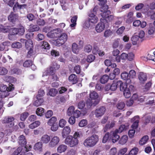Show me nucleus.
Instances as JSON below:
<instances>
[{
  "mask_svg": "<svg viewBox=\"0 0 155 155\" xmlns=\"http://www.w3.org/2000/svg\"><path fill=\"white\" fill-rule=\"evenodd\" d=\"M89 96L91 100L88 102V109L94 107L98 104L101 100L98 94L94 91H90Z\"/></svg>",
  "mask_w": 155,
  "mask_h": 155,
  "instance_id": "f257e3e1",
  "label": "nucleus"
},
{
  "mask_svg": "<svg viewBox=\"0 0 155 155\" xmlns=\"http://www.w3.org/2000/svg\"><path fill=\"white\" fill-rule=\"evenodd\" d=\"M123 84V83L121 81H114L112 84H108L106 85L105 89L107 91L110 90L114 91L116 90L117 86H120V90H123L124 88L126 87L125 85Z\"/></svg>",
  "mask_w": 155,
  "mask_h": 155,
  "instance_id": "f03ea898",
  "label": "nucleus"
},
{
  "mask_svg": "<svg viewBox=\"0 0 155 155\" xmlns=\"http://www.w3.org/2000/svg\"><path fill=\"white\" fill-rule=\"evenodd\" d=\"M101 15L103 19L104 22H110L114 19V16L112 15H110V12L109 10H105V8L103 9V11H101Z\"/></svg>",
  "mask_w": 155,
  "mask_h": 155,
  "instance_id": "7ed1b4c3",
  "label": "nucleus"
},
{
  "mask_svg": "<svg viewBox=\"0 0 155 155\" xmlns=\"http://www.w3.org/2000/svg\"><path fill=\"white\" fill-rule=\"evenodd\" d=\"M58 38L55 40L54 43V44L57 46H59L63 44L67 41L68 36L65 33H63L59 36L58 35Z\"/></svg>",
  "mask_w": 155,
  "mask_h": 155,
  "instance_id": "20e7f679",
  "label": "nucleus"
},
{
  "mask_svg": "<svg viewBox=\"0 0 155 155\" xmlns=\"http://www.w3.org/2000/svg\"><path fill=\"white\" fill-rule=\"evenodd\" d=\"M31 148L30 145L19 147L12 155H24L25 153L29 150Z\"/></svg>",
  "mask_w": 155,
  "mask_h": 155,
  "instance_id": "39448f33",
  "label": "nucleus"
},
{
  "mask_svg": "<svg viewBox=\"0 0 155 155\" xmlns=\"http://www.w3.org/2000/svg\"><path fill=\"white\" fill-rule=\"evenodd\" d=\"M13 84L9 83V87H8L6 85L1 84L0 87V91L1 94L3 95H8V92L13 91L14 89V87Z\"/></svg>",
  "mask_w": 155,
  "mask_h": 155,
  "instance_id": "423d86ee",
  "label": "nucleus"
},
{
  "mask_svg": "<svg viewBox=\"0 0 155 155\" xmlns=\"http://www.w3.org/2000/svg\"><path fill=\"white\" fill-rule=\"evenodd\" d=\"M123 84H125L126 87L124 88L123 90H120L123 91L124 95L126 98H129L131 96V92L134 89V86L132 85L127 84L124 83Z\"/></svg>",
  "mask_w": 155,
  "mask_h": 155,
  "instance_id": "0eeeda50",
  "label": "nucleus"
},
{
  "mask_svg": "<svg viewBox=\"0 0 155 155\" xmlns=\"http://www.w3.org/2000/svg\"><path fill=\"white\" fill-rule=\"evenodd\" d=\"M79 140L78 139L73 138L72 136H68L65 140V143L69 145L71 147H73L78 145Z\"/></svg>",
  "mask_w": 155,
  "mask_h": 155,
  "instance_id": "6e6552de",
  "label": "nucleus"
},
{
  "mask_svg": "<svg viewBox=\"0 0 155 155\" xmlns=\"http://www.w3.org/2000/svg\"><path fill=\"white\" fill-rule=\"evenodd\" d=\"M97 9V7L95 6L93 9V13L89 14V17L88 18V22L92 23H95L97 22L98 18L95 15Z\"/></svg>",
  "mask_w": 155,
  "mask_h": 155,
  "instance_id": "1a4fd4ad",
  "label": "nucleus"
},
{
  "mask_svg": "<svg viewBox=\"0 0 155 155\" xmlns=\"http://www.w3.org/2000/svg\"><path fill=\"white\" fill-rule=\"evenodd\" d=\"M15 118L12 117L8 116L4 118L2 120L1 122L2 124H8L9 127H12L14 125V121Z\"/></svg>",
  "mask_w": 155,
  "mask_h": 155,
  "instance_id": "9d476101",
  "label": "nucleus"
},
{
  "mask_svg": "<svg viewBox=\"0 0 155 155\" xmlns=\"http://www.w3.org/2000/svg\"><path fill=\"white\" fill-rule=\"evenodd\" d=\"M60 67L59 65H57V67H55L54 65V66L51 67L49 68L48 69L46 70L43 73L42 77L48 75H53L54 74V70L58 69Z\"/></svg>",
  "mask_w": 155,
  "mask_h": 155,
  "instance_id": "9b49d317",
  "label": "nucleus"
},
{
  "mask_svg": "<svg viewBox=\"0 0 155 155\" xmlns=\"http://www.w3.org/2000/svg\"><path fill=\"white\" fill-rule=\"evenodd\" d=\"M98 140V137L96 135H93L89 137L88 139V146L93 147L96 144Z\"/></svg>",
  "mask_w": 155,
  "mask_h": 155,
  "instance_id": "f8f14e48",
  "label": "nucleus"
},
{
  "mask_svg": "<svg viewBox=\"0 0 155 155\" xmlns=\"http://www.w3.org/2000/svg\"><path fill=\"white\" fill-rule=\"evenodd\" d=\"M101 22L98 23L96 26L95 29L97 32L100 33L105 28V24L103 21V19H100Z\"/></svg>",
  "mask_w": 155,
  "mask_h": 155,
  "instance_id": "ddd939ff",
  "label": "nucleus"
},
{
  "mask_svg": "<svg viewBox=\"0 0 155 155\" xmlns=\"http://www.w3.org/2000/svg\"><path fill=\"white\" fill-rule=\"evenodd\" d=\"M139 120V116H136L132 118L131 120V122L133 123L131 127L134 129H136L138 126Z\"/></svg>",
  "mask_w": 155,
  "mask_h": 155,
  "instance_id": "4468645a",
  "label": "nucleus"
},
{
  "mask_svg": "<svg viewBox=\"0 0 155 155\" xmlns=\"http://www.w3.org/2000/svg\"><path fill=\"white\" fill-rule=\"evenodd\" d=\"M60 139L59 137L54 136L50 140L49 143V146L51 147H54L58 145L59 143Z\"/></svg>",
  "mask_w": 155,
  "mask_h": 155,
  "instance_id": "2eb2a0df",
  "label": "nucleus"
},
{
  "mask_svg": "<svg viewBox=\"0 0 155 155\" xmlns=\"http://www.w3.org/2000/svg\"><path fill=\"white\" fill-rule=\"evenodd\" d=\"M105 110V108L104 107H102L97 109L95 112L96 116L99 117L102 116L104 114Z\"/></svg>",
  "mask_w": 155,
  "mask_h": 155,
  "instance_id": "dca6fc26",
  "label": "nucleus"
},
{
  "mask_svg": "<svg viewBox=\"0 0 155 155\" xmlns=\"http://www.w3.org/2000/svg\"><path fill=\"white\" fill-rule=\"evenodd\" d=\"M155 32V26L154 23H150L149 24V27L147 29V33L148 35H152Z\"/></svg>",
  "mask_w": 155,
  "mask_h": 155,
  "instance_id": "f3484780",
  "label": "nucleus"
},
{
  "mask_svg": "<svg viewBox=\"0 0 155 155\" xmlns=\"http://www.w3.org/2000/svg\"><path fill=\"white\" fill-rule=\"evenodd\" d=\"M18 17L17 14H14L13 12H12L8 17V18L10 21L14 23L15 22L18 21Z\"/></svg>",
  "mask_w": 155,
  "mask_h": 155,
  "instance_id": "a211bd4d",
  "label": "nucleus"
},
{
  "mask_svg": "<svg viewBox=\"0 0 155 155\" xmlns=\"http://www.w3.org/2000/svg\"><path fill=\"white\" fill-rule=\"evenodd\" d=\"M71 131L70 127L68 126H66L64 127L62 132V135L63 137L65 138L68 135Z\"/></svg>",
  "mask_w": 155,
  "mask_h": 155,
  "instance_id": "6ab92c4d",
  "label": "nucleus"
},
{
  "mask_svg": "<svg viewBox=\"0 0 155 155\" xmlns=\"http://www.w3.org/2000/svg\"><path fill=\"white\" fill-rule=\"evenodd\" d=\"M128 139V136L126 135H124L119 137L118 143L120 145H124L127 142Z\"/></svg>",
  "mask_w": 155,
  "mask_h": 155,
  "instance_id": "aec40b11",
  "label": "nucleus"
},
{
  "mask_svg": "<svg viewBox=\"0 0 155 155\" xmlns=\"http://www.w3.org/2000/svg\"><path fill=\"white\" fill-rule=\"evenodd\" d=\"M34 149L38 152H42L43 150L42 142H38L36 143L34 146Z\"/></svg>",
  "mask_w": 155,
  "mask_h": 155,
  "instance_id": "412c9836",
  "label": "nucleus"
},
{
  "mask_svg": "<svg viewBox=\"0 0 155 155\" xmlns=\"http://www.w3.org/2000/svg\"><path fill=\"white\" fill-rule=\"evenodd\" d=\"M117 133L115 131L111 133L110 138L112 139L113 143H116L119 139L120 136L117 134Z\"/></svg>",
  "mask_w": 155,
  "mask_h": 155,
  "instance_id": "4be33fe9",
  "label": "nucleus"
},
{
  "mask_svg": "<svg viewBox=\"0 0 155 155\" xmlns=\"http://www.w3.org/2000/svg\"><path fill=\"white\" fill-rule=\"evenodd\" d=\"M50 137L47 134H45L41 137L40 142L42 143L47 144L50 142Z\"/></svg>",
  "mask_w": 155,
  "mask_h": 155,
  "instance_id": "5701e85b",
  "label": "nucleus"
},
{
  "mask_svg": "<svg viewBox=\"0 0 155 155\" xmlns=\"http://www.w3.org/2000/svg\"><path fill=\"white\" fill-rule=\"evenodd\" d=\"M121 78L124 80H127L126 82L125 83V84H129L131 82L130 80L128 78L129 75L127 72L124 71L121 73Z\"/></svg>",
  "mask_w": 155,
  "mask_h": 155,
  "instance_id": "b1692460",
  "label": "nucleus"
},
{
  "mask_svg": "<svg viewBox=\"0 0 155 155\" xmlns=\"http://www.w3.org/2000/svg\"><path fill=\"white\" fill-rule=\"evenodd\" d=\"M68 148L67 146L64 144H60L57 147V151L58 153H61L65 152Z\"/></svg>",
  "mask_w": 155,
  "mask_h": 155,
  "instance_id": "393cba45",
  "label": "nucleus"
},
{
  "mask_svg": "<svg viewBox=\"0 0 155 155\" xmlns=\"http://www.w3.org/2000/svg\"><path fill=\"white\" fill-rule=\"evenodd\" d=\"M100 2L99 5L101 6L100 11H103V9L105 8V9L108 10V6L106 4L107 2V0H98Z\"/></svg>",
  "mask_w": 155,
  "mask_h": 155,
  "instance_id": "a878e982",
  "label": "nucleus"
},
{
  "mask_svg": "<svg viewBox=\"0 0 155 155\" xmlns=\"http://www.w3.org/2000/svg\"><path fill=\"white\" fill-rule=\"evenodd\" d=\"M35 100L33 103V104L37 107L40 105L44 101L42 98H39L38 96H36V99Z\"/></svg>",
  "mask_w": 155,
  "mask_h": 155,
  "instance_id": "bb28decb",
  "label": "nucleus"
},
{
  "mask_svg": "<svg viewBox=\"0 0 155 155\" xmlns=\"http://www.w3.org/2000/svg\"><path fill=\"white\" fill-rule=\"evenodd\" d=\"M5 27H8L9 30L8 32L10 31V32L11 33V35L9 36V39L10 40H12V39L11 38V37L12 36V35H16L17 34H18V28H12L11 29H10V27L8 26H5ZM8 32V31L7 32Z\"/></svg>",
  "mask_w": 155,
  "mask_h": 155,
  "instance_id": "cd10ccee",
  "label": "nucleus"
},
{
  "mask_svg": "<svg viewBox=\"0 0 155 155\" xmlns=\"http://www.w3.org/2000/svg\"><path fill=\"white\" fill-rule=\"evenodd\" d=\"M18 143L19 144L21 145V146L26 144L27 142L24 136L21 135L19 137Z\"/></svg>",
  "mask_w": 155,
  "mask_h": 155,
  "instance_id": "c85d7f7f",
  "label": "nucleus"
},
{
  "mask_svg": "<svg viewBox=\"0 0 155 155\" xmlns=\"http://www.w3.org/2000/svg\"><path fill=\"white\" fill-rule=\"evenodd\" d=\"M133 15V13L132 12H130L127 15L124 16L125 19H126V22L128 23L131 22L132 20V17Z\"/></svg>",
  "mask_w": 155,
  "mask_h": 155,
  "instance_id": "c756f323",
  "label": "nucleus"
},
{
  "mask_svg": "<svg viewBox=\"0 0 155 155\" xmlns=\"http://www.w3.org/2000/svg\"><path fill=\"white\" fill-rule=\"evenodd\" d=\"M128 127V125L125 126V125H122L119 127L118 129H116L115 131L117 133H121L123 131L127 129Z\"/></svg>",
  "mask_w": 155,
  "mask_h": 155,
  "instance_id": "7c9ffc66",
  "label": "nucleus"
},
{
  "mask_svg": "<svg viewBox=\"0 0 155 155\" xmlns=\"http://www.w3.org/2000/svg\"><path fill=\"white\" fill-rule=\"evenodd\" d=\"M149 139V137L147 135H145L142 137L140 140L139 144L140 145H143L146 144Z\"/></svg>",
  "mask_w": 155,
  "mask_h": 155,
  "instance_id": "2f4dec72",
  "label": "nucleus"
},
{
  "mask_svg": "<svg viewBox=\"0 0 155 155\" xmlns=\"http://www.w3.org/2000/svg\"><path fill=\"white\" fill-rule=\"evenodd\" d=\"M69 80L72 84L77 83L78 79L76 75L75 74H71L69 77Z\"/></svg>",
  "mask_w": 155,
  "mask_h": 155,
  "instance_id": "473e14b6",
  "label": "nucleus"
},
{
  "mask_svg": "<svg viewBox=\"0 0 155 155\" xmlns=\"http://www.w3.org/2000/svg\"><path fill=\"white\" fill-rule=\"evenodd\" d=\"M138 78L141 82H143L146 81L147 79V76L146 74L143 72H140L138 76Z\"/></svg>",
  "mask_w": 155,
  "mask_h": 155,
  "instance_id": "72a5a7b5",
  "label": "nucleus"
},
{
  "mask_svg": "<svg viewBox=\"0 0 155 155\" xmlns=\"http://www.w3.org/2000/svg\"><path fill=\"white\" fill-rule=\"evenodd\" d=\"M80 48L79 47L78 45L75 43H74L72 45V51L75 54L78 53L80 49Z\"/></svg>",
  "mask_w": 155,
  "mask_h": 155,
  "instance_id": "f704fd0d",
  "label": "nucleus"
},
{
  "mask_svg": "<svg viewBox=\"0 0 155 155\" xmlns=\"http://www.w3.org/2000/svg\"><path fill=\"white\" fill-rule=\"evenodd\" d=\"M56 31V30H53L48 32L47 34V36L51 38H54L57 37L58 36V34Z\"/></svg>",
  "mask_w": 155,
  "mask_h": 155,
  "instance_id": "c9c22d12",
  "label": "nucleus"
},
{
  "mask_svg": "<svg viewBox=\"0 0 155 155\" xmlns=\"http://www.w3.org/2000/svg\"><path fill=\"white\" fill-rule=\"evenodd\" d=\"M39 29V27L37 25H31L29 26V31L30 32H34L38 31Z\"/></svg>",
  "mask_w": 155,
  "mask_h": 155,
  "instance_id": "e433bc0d",
  "label": "nucleus"
},
{
  "mask_svg": "<svg viewBox=\"0 0 155 155\" xmlns=\"http://www.w3.org/2000/svg\"><path fill=\"white\" fill-rule=\"evenodd\" d=\"M74 107L72 106H70L68 109L67 114L68 116L72 115L75 111Z\"/></svg>",
  "mask_w": 155,
  "mask_h": 155,
  "instance_id": "4c0bfd02",
  "label": "nucleus"
},
{
  "mask_svg": "<svg viewBox=\"0 0 155 155\" xmlns=\"http://www.w3.org/2000/svg\"><path fill=\"white\" fill-rule=\"evenodd\" d=\"M25 45L28 49L32 48L33 47L32 41L30 39H28L25 42Z\"/></svg>",
  "mask_w": 155,
  "mask_h": 155,
  "instance_id": "58836bf2",
  "label": "nucleus"
},
{
  "mask_svg": "<svg viewBox=\"0 0 155 155\" xmlns=\"http://www.w3.org/2000/svg\"><path fill=\"white\" fill-rule=\"evenodd\" d=\"M138 151V148L137 147H134L130 151L128 155H137Z\"/></svg>",
  "mask_w": 155,
  "mask_h": 155,
  "instance_id": "ea45409f",
  "label": "nucleus"
},
{
  "mask_svg": "<svg viewBox=\"0 0 155 155\" xmlns=\"http://www.w3.org/2000/svg\"><path fill=\"white\" fill-rule=\"evenodd\" d=\"M40 124V123L39 121H36L30 124L29 126V127L31 129H33L38 127Z\"/></svg>",
  "mask_w": 155,
  "mask_h": 155,
  "instance_id": "a19ab883",
  "label": "nucleus"
},
{
  "mask_svg": "<svg viewBox=\"0 0 155 155\" xmlns=\"http://www.w3.org/2000/svg\"><path fill=\"white\" fill-rule=\"evenodd\" d=\"M4 80L6 82H9L10 83H13L16 81L15 78L9 76H6Z\"/></svg>",
  "mask_w": 155,
  "mask_h": 155,
  "instance_id": "79ce46f5",
  "label": "nucleus"
},
{
  "mask_svg": "<svg viewBox=\"0 0 155 155\" xmlns=\"http://www.w3.org/2000/svg\"><path fill=\"white\" fill-rule=\"evenodd\" d=\"M109 78V76L107 75H103L100 79V81L102 84H105L108 81Z\"/></svg>",
  "mask_w": 155,
  "mask_h": 155,
  "instance_id": "37998d69",
  "label": "nucleus"
},
{
  "mask_svg": "<svg viewBox=\"0 0 155 155\" xmlns=\"http://www.w3.org/2000/svg\"><path fill=\"white\" fill-rule=\"evenodd\" d=\"M139 38L137 35H133L131 38L132 44L133 45H136L137 44Z\"/></svg>",
  "mask_w": 155,
  "mask_h": 155,
  "instance_id": "c03bdc74",
  "label": "nucleus"
},
{
  "mask_svg": "<svg viewBox=\"0 0 155 155\" xmlns=\"http://www.w3.org/2000/svg\"><path fill=\"white\" fill-rule=\"evenodd\" d=\"M58 93L57 90L54 88L51 89L48 93V95L54 97Z\"/></svg>",
  "mask_w": 155,
  "mask_h": 155,
  "instance_id": "a18cd8bd",
  "label": "nucleus"
},
{
  "mask_svg": "<svg viewBox=\"0 0 155 155\" xmlns=\"http://www.w3.org/2000/svg\"><path fill=\"white\" fill-rule=\"evenodd\" d=\"M57 121V118L55 117H52L48 121L47 124L50 126L56 124L55 122Z\"/></svg>",
  "mask_w": 155,
  "mask_h": 155,
  "instance_id": "49530a36",
  "label": "nucleus"
},
{
  "mask_svg": "<svg viewBox=\"0 0 155 155\" xmlns=\"http://www.w3.org/2000/svg\"><path fill=\"white\" fill-rule=\"evenodd\" d=\"M26 7V5L25 4H23L22 5H19L18 2L15 3L14 6L13 8L14 10H15L17 8L21 9L23 8H25Z\"/></svg>",
  "mask_w": 155,
  "mask_h": 155,
  "instance_id": "de8ad7c7",
  "label": "nucleus"
},
{
  "mask_svg": "<svg viewBox=\"0 0 155 155\" xmlns=\"http://www.w3.org/2000/svg\"><path fill=\"white\" fill-rule=\"evenodd\" d=\"M44 109L41 107L38 108L36 110V113L38 115L42 116L44 112Z\"/></svg>",
  "mask_w": 155,
  "mask_h": 155,
  "instance_id": "09e8293b",
  "label": "nucleus"
},
{
  "mask_svg": "<svg viewBox=\"0 0 155 155\" xmlns=\"http://www.w3.org/2000/svg\"><path fill=\"white\" fill-rule=\"evenodd\" d=\"M113 35V32L110 30H106L104 32V35L105 37H110Z\"/></svg>",
  "mask_w": 155,
  "mask_h": 155,
  "instance_id": "8fccbe9b",
  "label": "nucleus"
},
{
  "mask_svg": "<svg viewBox=\"0 0 155 155\" xmlns=\"http://www.w3.org/2000/svg\"><path fill=\"white\" fill-rule=\"evenodd\" d=\"M128 149L127 147L121 148L119 150L118 153V155H124L127 151Z\"/></svg>",
  "mask_w": 155,
  "mask_h": 155,
  "instance_id": "3c124183",
  "label": "nucleus"
},
{
  "mask_svg": "<svg viewBox=\"0 0 155 155\" xmlns=\"http://www.w3.org/2000/svg\"><path fill=\"white\" fill-rule=\"evenodd\" d=\"M8 27H4L3 25H0V32H7L8 31Z\"/></svg>",
  "mask_w": 155,
  "mask_h": 155,
  "instance_id": "603ef678",
  "label": "nucleus"
},
{
  "mask_svg": "<svg viewBox=\"0 0 155 155\" xmlns=\"http://www.w3.org/2000/svg\"><path fill=\"white\" fill-rule=\"evenodd\" d=\"M41 47L45 49H49L50 48L49 45L47 42L45 41H43L41 45Z\"/></svg>",
  "mask_w": 155,
  "mask_h": 155,
  "instance_id": "864d4df0",
  "label": "nucleus"
},
{
  "mask_svg": "<svg viewBox=\"0 0 155 155\" xmlns=\"http://www.w3.org/2000/svg\"><path fill=\"white\" fill-rule=\"evenodd\" d=\"M60 2L63 9L64 10H66L67 8V4L66 3L65 0H61Z\"/></svg>",
  "mask_w": 155,
  "mask_h": 155,
  "instance_id": "5fc2aeb1",
  "label": "nucleus"
},
{
  "mask_svg": "<svg viewBox=\"0 0 155 155\" xmlns=\"http://www.w3.org/2000/svg\"><path fill=\"white\" fill-rule=\"evenodd\" d=\"M115 124V122L114 121H112L110 123V125L107 124L105 127L104 128V131L106 132L107 129L108 128H112L114 127Z\"/></svg>",
  "mask_w": 155,
  "mask_h": 155,
  "instance_id": "6e6d98bb",
  "label": "nucleus"
},
{
  "mask_svg": "<svg viewBox=\"0 0 155 155\" xmlns=\"http://www.w3.org/2000/svg\"><path fill=\"white\" fill-rule=\"evenodd\" d=\"M29 114L27 112H24L21 114L20 116V119L22 121L25 120L28 115Z\"/></svg>",
  "mask_w": 155,
  "mask_h": 155,
  "instance_id": "4d7b16f0",
  "label": "nucleus"
},
{
  "mask_svg": "<svg viewBox=\"0 0 155 155\" xmlns=\"http://www.w3.org/2000/svg\"><path fill=\"white\" fill-rule=\"evenodd\" d=\"M136 77V72L134 70H130L129 72V77L130 79L134 78Z\"/></svg>",
  "mask_w": 155,
  "mask_h": 155,
  "instance_id": "13d9d810",
  "label": "nucleus"
},
{
  "mask_svg": "<svg viewBox=\"0 0 155 155\" xmlns=\"http://www.w3.org/2000/svg\"><path fill=\"white\" fill-rule=\"evenodd\" d=\"M110 60L112 61H116L119 62L120 61V58L119 55L116 56V57H111Z\"/></svg>",
  "mask_w": 155,
  "mask_h": 155,
  "instance_id": "bf43d9fd",
  "label": "nucleus"
},
{
  "mask_svg": "<svg viewBox=\"0 0 155 155\" xmlns=\"http://www.w3.org/2000/svg\"><path fill=\"white\" fill-rule=\"evenodd\" d=\"M12 46L13 48H20L21 47V45L19 42H15L12 44Z\"/></svg>",
  "mask_w": 155,
  "mask_h": 155,
  "instance_id": "052dcab7",
  "label": "nucleus"
},
{
  "mask_svg": "<svg viewBox=\"0 0 155 155\" xmlns=\"http://www.w3.org/2000/svg\"><path fill=\"white\" fill-rule=\"evenodd\" d=\"M125 106V104L124 102H120L117 105V108L120 110H122L123 109Z\"/></svg>",
  "mask_w": 155,
  "mask_h": 155,
  "instance_id": "680f3d73",
  "label": "nucleus"
},
{
  "mask_svg": "<svg viewBox=\"0 0 155 155\" xmlns=\"http://www.w3.org/2000/svg\"><path fill=\"white\" fill-rule=\"evenodd\" d=\"M32 64V62L30 60L25 61L23 64V66L25 67H28L31 66Z\"/></svg>",
  "mask_w": 155,
  "mask_h": 155,
  "instance_id": "e2e57ef3",
  "label": "nucleus"
},
{
  "mask_svg": "<svg viewBox=\"0 0 155 155\" xmlns=\"http://www.w3.org/2000/svg\"><path fill=\"white\" fill-rule=\"evenodd\" d=\"M135 133V129H132L130 130L128 133V135L130 138H132L133 137Z\"/></svg>",
  "mask_w": 155,
  "mask_h": 155,
  "instance_id": "0e129e2a",
  "label": "nucleus"
},
{
  "mask_svg": "<svg viewBox=\"0 0 155 155\" xmlns=\"http://www.w3.org/2000/svg\"><path fill=\"white\" fill-rule=\"evenodd\" d=\"M37 23L40 26H43L45 25V22L43 19H39L37 21Z\"/></svg>",
  "mask_w": 155,
  "mask_h": 155,
  "instance_id": "69168bd1",
  "label": "nucleus"
},
{
  "mask_svg": "<svg viewBox=\"0 0 155 155\" xmlns=\"http://www.w3.org/2000/svg\"><path fill=\"white\" fill-rule=\"evenodd\" d=\"M117 153V149L115 147L111 148L109 152V155H116Z\"/></svg>",
  "mask_w": 155,
  "mask_h": 155,
  "instance_id": "338daca9",
  "label": "nucleus"
},
{
  "mask_svg": "<svg viewBox=\"0 0 155 155\" xmlns=\"http://www.w3.org/2000/svg\"><path fill=\"white\" fill-rule=\"evenodd\" d=\"M127 55V59L130 61L133 60L134 58V54L132 52L129 53Z\"/></svg>",
  "mask_w": 155,
  "mask_h": 155,
  "instance_id": "774afa93",
  "label": "nucleus"
}]
</instances>
